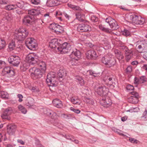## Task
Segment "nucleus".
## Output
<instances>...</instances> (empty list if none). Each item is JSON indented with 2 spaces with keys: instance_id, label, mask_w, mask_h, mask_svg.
I'll return each instance as SVG.
<instances>
[{
  "instance_id": "nucleus-1",
  "label": "nucleus",
  "mask_w": 147,
  "mask_h": 147,
  "mask_svg": "<svg viewBox=\"0 0 147 147\" xmlns=\"http://www.w3.org/2000/svg\"><path fill=\"white\" fill-rule=\"evenodd\" d=\"M49 46L52 49L57 48L58 51L62 53H65L70 52L71 49V45L70 43L65 42L62 44L59 43L57 40L54 38L51 40L49 42Z\"/></svg>"
},
{
  "instance_id": "nucleus-2",
  "label": "nucleus",
  "mask_w": 147,
  "mask_h": 147,
  "mask_svg": "<svg viewBox=\"0 0 147 147\" xmlns=\"http://www.w3.org/2000/svg\"><path fill=\"white\" fill-rule=\"evenodd\" d=\"M38 58L37 54L31 53L28 55L26 57V59L30 64L38 65V67H40V69L43 70V71H45L46 69L45 63L42 61L39 60Z\"/></svg>"
},
{
  "instance_id": "nucleus-3",
  "label": "nucleus",
  "mask_w": 147,
  "mask_h": 147,
  "mask_svg": "<svg viewBox=\"0 0 147 147\" xmlns=\"http://www.w3.org/2000/svg\"><path fill=\"white\" fill-rule=\"evenodd\" d=\"M14 5L16 9L18 7L25 10H28V13L29 14L36 16H38L40 18L42 17V15L40 13V9H28L27 7L29 6V5L27 3L24 4L22 2H18L16 4Z\"/></svg>"
},
{
  "instance_id": "nucleus-4",
  "label": "nucleus",
  "mask_w": 147,
  "mask_h": 147,
  "mask_svg": "<svg viewBox=\"0 0 147 147\" xmlns=\"http://www.w3.org/2000/svg\"><path fill=\"white\" fill-rule=\"evenodd\" d=\"M46 81L49 86H56L58 82V80L55 72L52 71L49 73L47 76Z\"/></svg>"
},
{
  "instance_id": "nucleus-5",
  "label": "nucleus",
  "mask_w": 147,
  "mask_h": 147,
  "mask_svg": "<svg viewBox=\"0 0 147 147\" xmlns=\"http://www.w3.org/2000/svg\"><path fill=\"white\" fill-rule=\"evenodd\" d=\"M28 34V31L26 29L21 27L16 33V36L18 41H22L25 39Z\"/></svg>"
},
{
  "instance_id": "nucleus-6",
  "label": "nucleus",
  "mask_w": 147,
  "mask_h": 147,
  "mask_svg": "<svg viewBox=\"0 0 147 147\" xmlns=\"http://www.w3.org/2000/svg\"><path fill=\"white\" fill-rule=\"evenodd\" d=\"M136 49L138 52L141 53H144L147 50V41L138 40L136 43Z\"/></svg>"
},
{
  "instance_id": "nucleus-7",
  "label": "nucleus",
  "mask_w": 147,
  "mask_h": 147,
  "mask_svg": "<svg viewBox=\"0 0 147 147\" xmlns=\"http://www.w3.org/2000/svg\"><path fill=\"white\" fill-rule=\"evenodd\" d=\"M29 71L31 73V77L34 80L40 78L42 76V74L45 72V71H43L42 70L34 67L30 69Z\"/></svg>"
},
{
  "instance_id": "nucleus-8",
  "label": "nucleus",
  "mask_w": 147,
  "mask_h": 147,
  "mask_svg": "<svg viewBox=\"0 0 147 147\" xmlns=\"http://www.w3.org/2000/svg\"><path fill=\"white\" fill-rule=\"evenodd\" d=\"M112 57V55L110 54L105 55L101 58L102 62L108 67L112 66L114 65L115 62Z\"/></svg>"
},
{
  "instance_id": "nucleus-9",
  "label": "nucleus",
  "mask_w": 147,
  "mask_h": 147,
  "mask_svg": "<svg viewBox=\"0 0 147 147\" xmlns=\"http://www.w3.org/2000/svg\"><path fill=\"white\" fill-rule=\"evenodd\" d=\"M119 49H122L125 55V59L127 62H128L133 57V50L132 49H129L128 48L124 45H120Z\"/></svg>"
},
{
  "instance_id": "nucleus-10",
  "label": "nucleus",
  "mask_w": 147,
  "mask_h": 147,
  "mask_svg": "<svg viewBox=\"0 0 147 147\" xmlns=\"http://www.w3.org/2000/svg\"><path fill=\"white\" fill-rule=\"evenodd\" d=\"M129 18L132 24L134 25H142L145 22L144 18L134 14L130 15Z\"/></svg>"
},
{
  "instance_id": "nucleus-11",
  "label": "nucleus",
  "mask_w": 147,
  "mask_h": 147,
  "mask_svg": "<svg viewBox=\"0 0 147 147\" xmlns=\"http://www.w3.org/2000/svg\"><path fill=\"white\" fill-rule=\"evenodd\" d=\"M25 44L27 47L30 50H34L37 47L36 40L32 38H29L26 39Z\"/></svg>"
},
{
  "instance_id": "nucleus-12",
  "label": "nucleus",
  "mask_w": 147,
  "mask_h": 147,
  "mask_svg": "<svg viewBox=\"0 0 147 147\" xmlns=\"http://www.w3.org/2000/svg\"><path fill=\"white\" fill-rule=\"evenodd\" d=\"M49 28L53 30V31L57 34H61L64 31V28L63 27L55 23L50 24Z\"/></svg>"
},
{
  "instance_id": "nucleus-13",
  "label": "nucleus",
  "mask_w": 147,
  "mask_h": 147,
  "mask_svg": "<svg viewBox=\"0 0 147 147\" xmlns=\"http://www.w3.org/2000/svg\"><path fill=\"white\" fill-rule=\"evenodd\" d=\"M132 96L128 98V101L132 104H136L138 103L139 97L138 93L135 91H132L131 92Z\"/></svg>"
},
{
  "instance_id": "nucleus-14",
  "label": "nucleus",
  "mask_w": 147,
  "mask_h": 147,
  "mask_svg": "<svg viewBox=\"0 0 147 147\" xmlns=\"http://www.w3.org/2000/svg\"><path fill=\"white\" fill-rule=\"evenodd\" d=\"M8 60L10 63L15 66H18L21 61L20 58L16 55L11 56Z\"/></svg>"
},
{
  "instance_id": "nucleus-15",
  "label": "nucleus",
  "mask_w": 147,
  "mask_h": 147,
  "mask_svg": "<svg viewBox=\"0 0 147 147\" xmlns=\"http://www.w3.org/2000/svg\"><path fill=\"white\" fill-rule=\"evenodd\" d=\"M22 22L24 24L28 26L32 25L34 23V18L33 16H26L22 20Z\"/></svg>"
},
{
  "instance_id": "nucleus-16",
  "label": "nucleus",
  "mask_w": 147,
  "mask_h": 147,
  "mask_svg": "<svg viewBox=\"0 0 147 147\" xmlns=\"http://www.w3.org/2000/svg\"><path fill=\"white\" fill-rule=\"evenodd\" d=\"M105 22L109 24L111 28L113 29H117L119 28V26L116 21L111 18H106Z\"/></svg>"
},
{
  "instance_id": "nucleus-17",
  "label": "nucleus",
  "mask_w": 147,
  "mask_h": 147,
  "mask_svg": "<svg viewBox=\"0 0 147 147\" xmlns=\"http://www.w3.org/2000/svg\"><path fill=\"white\" fill-rule=\"evenodd\" d=\"M98 94L103 97L106 96L109 92V89L105 86L100 87L97 90Z\"/></svg>"
},
{
  "instance_id": "nucleus-18",
  "label": "nucleus",
  "mask_w": 147,
  "mask_h": 147,
  "mask_svg": "<svg viewBox=\"0 0 147 147\" xmlns=\"http://www.w3.org/2000/svg\"><path fill=\"white\" fill-rule=\"evenodd\" d=\"M77 30L79 32H83L90 31L91 29L89 25L82 24L78 25L77 27Z\"/></svg>"
},
{
  "instance_id": "nucleus-19",
  "label": "nucleus",
  "mask_w": 147,
  "mask_h": 147,
  "mask_svg": "<svg viewBox=\"0 0 147 147\" xmlns=\"http://www.w3.org/2000/svg\"><path fill=\"white\" fill-rule=\"evenodd\" d=\"M100 103L104 107H108L112 104L111 100L109 98L103 97L100 101Z\"/></svg>"
},
{
  "instance_id": "nucleus-20",
  "label": "nucleus",
  "mask_w": 147,
  "mask_h": 147,
  "mask_svg": "<svg viewBox=\"0 0 147 147\" xmlns=\"http://www.w3.org/2000/svg\"><path fill=\"white\" fill-rule=\"evenodd\" d=\"M86 58L89 59H95L98 57L96 52L93 50L88 51L86 53Z\"/></svg>"
},
{
  "instance_id": "nucleus-21",
  "label": "nucleus",
  "mask_w": 147,
  "mask_h": 147,
  "mask_svg": "<svg viewBox=\"0 0 147 147\" xmlns=\"http://www.w3.org/2000/svg\"><path fill=\"white\" fill-rule=\"evenodd\" d=\"M12 112V110L11 107H8L6 109L1 115L2 118L8 120H10V117L9 116L11 113Z\"/></svg>"
},
{
  "instance_id": "nucleus-22",
  "label": "nucleus",
  "mask_w": 147,
  "mask_h": 147,
  "mask_svg": "<svg viewBox=\"0 0 147 147\" xmlns=\"http://www.w3.org/2000/svg\"><path fill=\"white\" fill-rule=\"evenodd\" d=\"M16 126L13 124H10L7 126V132L10 135H13L16 130Z\"/></svg>"
},
{
  "instance_id": "nucleus-23",
  "label": "nucleus",
  "mask_w": 147,
  "mask_h": 147,
  "mask_svg": "<svg viewBox=\"0 0 147 147\" xmlns=\"http://www.w3.org/2000/svg\"><path fill=\"white\" fill-rule=\"evenodd\" d=\"M3 72L5 74H9L10 76L14 75L15 73L12 68L10 67H6L4 68Z\"/></svg>"
},
{
  "instance_id": "nucleus-24",
  "label": "nucleus",
  "mask_w": 147,
  "mask_h": 147,
  "mask_svg": "<svg viewBox=\"0 0 147 147\" xmlns=\"http://www.w3.org/2000/svg\"><path fill=\"white\" fill-rule=\"evenodd\" d=\"M53 104L54 106L58 108H62L63 105L61 101L59 99L56 98L53 101Z\"/></svg>"
},
{
  "instance_id": "nucleus-25",
  "label": "nucleus",
  "mask_w": 147,
  "mask_h": 147,
  "mask_svg": "<svg viewBox=\"0 0 147 147\" xmlns=\"http://www.w3.org/2000/svg\"><path fill=\"white\" fill-rule=\"evenodd\" d=\"M104 80H105V82H108V84L110 85L115 83V79L114 76H113L105 77Z\"/></svg>"
},
{
  "instance_id": "nucleus-26",
  "label": "nucleus",
  "mask_w": 147,
  "mask_h": 147,
  "mask_svg": "<svg viewBox=\"0 0 147 147\" xmlns=\"http://www.w3.org/2000/svg\"><path fill=\"white\" fill-rule=\"evenodd\" d=\"M64 16L66 18L69 20V18L71 17L70 15L69 14H67L66 13H63L61 12L60 11H57L56 12V17L57 18L59 19V20L61 21H62V20L61 19V17L59 16Z\"/></svg>"
},
{
  "instance_id": "nucleus-27",
  "label": "nucleus",
  "mask_w": 147,
  "mask_h": 147,
  "mask_svg": "<svg viewBox=\"0 0 147 147\" xmlns=\"http://www.w3.org/2000/svg\"><path fill=\"white\" fill-rule=\"evenodd\" d=\"M59 4L57 0H47V5L50 7L55 6Z\"/></svg>"
},
{
  "instance_id": "nucleus-28",
  "label": "nucleus",
  "mask_w": 147,
  "mask_h": 147,
  "mask_svg": "<svg viewBox=\"0 0 147 147\" xmlns=\"http://www.w3.org/2000/svg\"><path fill=\"white\" fill-rule=\"evenodd\" d=\"M66 75V72L65 70L63 68H61L57 73V76L60 78H64Z\"/></svg>"
},
{
  "instance_id": "nucleus-29",
  "label": "nucleus",
  "mask_w": 147,
  "mask_h": 147,
  "mask_svg": "<svg viewBox=\"0 0 147 147\" xmlns=\"http://www.w3.org/2000/svg\"><path fill=\"white\" fill-rule=\"evenodd\" d=\"M76 18L80 22H83L85 21L84 15L80 12H77L76 14Z\"/></svg>"
},
{
  "instance_id": "nucleus-30",
  "label": "nucleus",
  "mask_w": 147,
  "mask_h": 147,
  "mask_svg": "<svg viewBox=\"0 0 147 147\" xmlns=\"http://www.w3.org/2000/svg\"><path fill=\"white\" fill-rule=\"evenodd\" d=\"M114 52L116 57L119 60H121L124 58L123 54L121 53L120 51L118 49H115Z\"/></svg>"
},
{
  "instance_id": "nucleus-31",
  "label": "nucleus",
  "mask_w": 147,
  "mask_h": 147,
  "mask_svg": "<svg viewBox=\"0 0 147 147\" xmlns=\"http://www.w3.org/2000/svg\"><path fill=\"white\" fill-rule=\"evenodd\" d=\"M72 55H74L78 59H80L81 57V53L80 50L75 49L71 52Z\"/></svg>"
},
{
  "instance_id": "nucleus-32",
  "label": "nucleus",
  "mask_w": 147,
  "mask_h": 147,
  "mask_svg": "<svg viewBox=\"0 0 147 147\" xmlns=\"http://www.w3.org/2000/svg\"><path fill=\"white\" fill-rule=\"evenodd\" d=\"M34 104V100L32 98L30 97L27 98L26 102V104L27 106L31 107L33 106Z\"/></svg>"
},
{
  "instance_id": "nucleus-33",
  "label": "nucleus",
  "mask_w": 147,
  "mask_h": 147,
  "mask_svg": "<svg viewBox=\"0 0 147 147\" xmlns=\"http://www.w3.org/2000/svg\"><path fill=\"white\" fill-rule=\"evenodd\" d=\"M0 96L2 98L4 99H8L9 95L6 92L1 91L0 92Z\"/></svg>"
},
{
  "instance_id": "nucleus-34",
  "label": "nucleus",
  "mask_w": 147,
  "mask_h": 147,
  "mask_svg": "<svg viewBox=\"0 0 147 147\" xmlns=\"http://www.w3.org/2000/svg\"><path fill=\"white\" fill-rule=\"evenodd\" d=\"M99 28L101 30L107 33H110L111 32V31L110 29H109V28H105L102 25H99Z\"/></svg>"
},
{
  "instance_id": "nucleus-35",
  "label": "nucleus",
  "mask_w": 147,
  "mask_h": 147,
  "mask_svg": "<svg viewBox=\"0 0 147 147\" xmlns=\"http://www.w3.org/2000/svg\"><path fill=\"white\" fill-rule=\"evenodd\" d=\"M79 59H72L70 61V63L73 65H76L78 64Z\"/></svg>"
},
{
  "instance_id": "nucleus-36",
  "label": "nucleus",
  "mask_w": 147,
  "mask_h": 147,
  "mask_svg": "<svg viewBox=\"0 0 147 147\" xmlns=\"http://www.w3.org/2000/svg\"><path fill=\"white\" fill-rule=\"evenodd\" d=\"M71 101L73 104L80 105V102L79 100L77 98L72 97L70 98Z\"/></svg>"
},
{
  "instance_id": "nucleus-37",
  "label": "nucleus",
  "mask_w": 147,
  "mask_h": 147,
  "mask_svg": "<svg viewBox=\"0 0 147 147\" xmlns=\"http://www.w3.org/2000/svg\"><path fill=\"white\" fill-rule=\"evenodd\" d=\"M5 9L8 11L11 10L16 9L14 5H9L6 6L5 7Z\"/></svg>"
},
{
  "instance_id": "nucleus-38",
  "label": "nucleus",
  "mask_w": 147,
  "mask_h": 147,
  "mask_svg": "<svg viewBox=\"0 0 147 147\" xmlns=\"http://www.w3.org/2000/svg\"><path fill=\"white\" fill-rule=\"evenodd\" d=\"M18 108L22 113L25 114L26 113L27 110L26 109L21 105H20L18 106Z\"/></svg>"
},
{
  "instance_id": "nucleus-39",
  "label": "nucleus",
  "mask_w": 147,
  "mask_h": 147,
  "mask_svg": "<svg viewBox=\"0 0 147 147\" xmlns=\"http://www.w3.org/2000/svg\"><path fill=\"white\" fill-rule=\"evenodd\" d=\"M16 45L14 41L12 40L9 45V48L10 51L13 50L15 48Z\"/></svg>"
},
{
  "instance_id": "nucleus-40",
  "label": "nucleus",
  "mask_w": 147,
  "mask_h": 147,
  "mask_svg": "<svg viewBox=\"0 0 147 147\" xmlns=\"http://www.w3.org/2000/svg\"><path fill=\"white\" fill-rule=\"evenodd\" d=\"M44 113L48 116L53 115L54 112L49 109H45L44 110Z\"/></svg>"
},
{
  "instance_id": "nucleus-41",
  "label": "nucleus",
  "mask_w": 147,
  "mask_h": 147,
  "mask_svg": "<svg viewBox=\"0 0 147 147\" xmlns=\"http://www.w3.org/2000/svg\"><path fill=\"white\" fill-rule=\"evenodd\" d=\"M76 79L78 81L81 85H84V80L81 77L79 76H77L76 77Z\"/></svg>"
},
{
  "instance_id": "nucleus-42",
  "label": "nucleus",
  "mask_w": 147,
  "mask_h": 147,
  "mask_svg": "<svg viewBox=\"0 0 147 147\" xmlns=\"http://www.w3.org/2000/svg\"><path fill=\"white\" fill-rule=\"evenodd\" d=\"M89 73L90 75L93 76L95 77H98L99 76L100 74L99 72H97L95 71H90Z\"/></svg>"
},
{
  "instance_id": "nucleus-43",
  "label": "nucleus",
  "mask_w": 147,
  "mask_h": 147,
  "mask_svg": "<svg viewBox=\"0 0 147 147\" xmlns=\"http://www.w3.org/2000/svg\"><path fill=\"white\" fill-rule=\"evenodd\" d=\"M141 118L142 120H147V110L146 109L143 113Z\"/></svg>"
},
{
  "instance_id": "nucleus-44",
  "label": "nucleus",
  "mask_w": 147,
  "mask_h": 147,
  "mask_svg": "<svg viewBox=\"0 0 147 147\" xmlns=\"http://www.w3.org/2000/svg\"><path fill=\"white\" fill-rule=\"evenodd\" d=\"M69 6L75 10L80 11L81 10V8L79 6L70 5Z\"/></svg>"
},
{
  "instance_id": "nucleus-45",
  "label": "nucleus",
  "mask_w": 147,
  "mask_h": 147,
  "mask_svg": "<svg viewBox=\"0 0 147 147\" xmlns=\"http://www.w3.org/2000/svg\"><path fill=\"white\" fill-rule=\"evenodd\" d=\"M132 71V67L131 66H128L126 69L125 73L127 74H129Z\"/></svg>"
},
{
  "instance_id": "nucleus-46",
  "label": "nucleus",
  "mask_w": 147,
  "mask_h": 147,
  "mask_svg": "<svg viewBox=\"0 0 147 147\" xmlns=\"http://www.w3.org/2000/svg\"><path fill=\"white\" fill-rule=\"evenodd\" d=\"M5 46V42L4 40H0V50L3 49Z\"/></svg>"
},
{
  "instance_id": "nucleus-47",
  "label": "nucleus",
  "mask_w": 147,
  "mask_h": 147,
  "mask_svg": "<svg viewBox=\"0 0 147 147\" xmlns=\"http://www.w3.org/2000/svg\"><path fill=\"white\" fill-rule=\"evenodd\" d=\"M67 139L69 140H70L74 142L76 144H78L79 143V141L75 139L72 136H69V138H66Z\"/></svg>"
},
{
  "instance_id": "nucleus-48",
  "label": "nucleus",
  "mask_w": 147,
  "mask_h": 147,
  "mask_svg": "<svg viewBox=\"0 0 147 147\" xmlns=\"http://www.w3.org/2000/svg\"><path fill=\"white\" fill-rule=\"evenodd\" d=\"M122 34L123 35L127 36L130 35V32L129 30L126 29H124Z\"/></svg>"
},
{
  "instance_id": "nucleus-49",
  "label": "nucleus",
  "mask_w": 147,
  "mask_h": 147,
  "mask_svg": "<svg viewBox=\"0 0 147 147\" xmlns=\"http://www.w3.org/2000/svg\"><path fill=\"white\" fill-rule=\"evenodd\" d=\"M140 83H143L146 82V79L145 76H143L141 77L140 78Z\"/></svg>"
},
{
  "instance_id": "nucleus-50",
  "label": "nucleus",
  "mask_w": 147,
  "mask_h": 147,
  "mask_svg": "<svg viewBox=\"0 0 147 147\" xmlns=\"http://www.w3.org/2000/svg\"><path fill=\"white\" fill-rule=\"evenodd\" d=\"M31 3L34 5H38L40 4V0H31Z\"/></svg>"
},
{
  "instance_id": "nucleus-51",
  "label": "nucleus",
  "mask_w": 147,
  "mask_h": 147,
  "mask_svg": "<svg viewBox=\"0 0 147 147\" xmlns=\"http://www.w3.org/2000/svg\"><path fill=\"white\" fill-rule=\"evenodd\" d=\"M126 89L128 90H132L134 89V87L131 85H128L126 87Z\"/></svg>"
},
{
  "instance_id": "nucleus-52",
  "label": "nucleus",
  "mask_w": 147,
  "mask_h": 147,
  "mask_svg": "<svg viewBox=\"0 0 147 147\" xmlns=\"http://www.w3.org/2000/svg\"><path fill=\"white\" fill-rule=\"evenodd\" d=\"M140 83V79L138 78L135 77L134 79V83L137 86Z\"/></svg>"
},
{
  "instance_id": "nucleus-53",
  "label": "nucleus",
  "mask_w": 147,
  "mask_h": 147,
  "mask_svg": "<svg viewBox=\"0 0 147 147\" xmlns=\"http://www.w3.org/2000/svg\"><path fill=\"white\" fill-rule=\"evenodd\" d=\"M70 110L77 114L79 113L80 112L79 110L75 109L73 107H71Z\"/></svg>"
},
{
  "instance_id": "nucleus-54",
  "label": "nucleus",
  "mask_w": 147,
  "mask_h": 147,
  "mask_svg": "<svg viewBox=\"0 0 147 147\" xmlns=\"http://www.w3.org/2000/svg\"><path fill=\"white\" fill-rule=\"evenodd\" d=\"M129 140L131 142L133 143L136 144L138 142V141L137 140L132 138H129Z\"/></svg>"
},
{
  "instance_id": "nucleus-55",
  "label": "nucleus",
  "mask_w": 147,
  "mask_h": 147,
  "mask_svg": "<svg viewBox=\"0 0 147 147\" xmlns=\"http://www.w3.org/2000/svg\"><path fill=\"white\" fill-rule=\"evenodd\" d=\"M91 20L93 22H96L98 21V19L97 17L96 16H93L91 17Z\"/></svg>"
},
{
  "instance_id": "nucleus-56",
  "label": "nucleus",
  "mask_w": 147,
  "mask_h": 147,
  "mask_svg": "<svg viewBox=\"0 0 147 147\" xmlns=\"http://www.w3.org/2000/svg\"><path fill=\"white\" fill-rule=\"evenodd\" d=\"M5 64V62L1 60H0V69L2 68L3 67Z\"/></svg>"
},
{
  "instance_id": "nucleus-57",
  "label": "nucleus",
  "mask_w": 147,
  "mask_h": 147,
  "mask_svg": "<svg viewBox=\"0 0 147 147\" xmlns=\"http://www.w3.org/2000/svg\"><path fill=\"white\" fill-rule=\"evenodd\" d=\"M18 97L19 98L18 101L20 102H21L22 101V98H23V96L21 94H19L17 95Z\"/></svg>"
},
{
  "instance_id": "nucleus-58",
  "label": "nucleus",
  "mask_w": 147,
  "mask_h": 147,
  "mask_svg": "<svg viewBox=\"0 0 147 147\" xmlns=\"http://www.w3.org/2000/svg\"><path fill=\"white\" fill-rule=\"evenodd\" d=\"M49 13H46L44 15V16L45 18H46L47 19H48L50 18V17L49 16Z\"/></svg>"
},
{
  "instance_id": "nucleus-59",
  "label": "nucleus",
  "mask_w": 147,
  "mask_h": 147,
  "mask_svg": "<svg viewBox=\"0 0 147 147\" xmlns=\"http://www.w3.org/2000/svg\"><path fill=\"white\" fill-rule=\"evenodd\" d=\"M7 2L6 0H0V4H6Z\"/></svg>"
},
{
  "instance_id": "nucleus-60",
  "label": "nucleus",
  "mask_w": 147,
  "mask_h": 147,
  "mask_svg": "<svg viewBox=\"0 0 147 147\" xmlns=\"http://www.w3.org/2000/svg\"><path fill=\"white\" fill-rule=\"evenodd\" d=\"M138 62L137 61H134L131 62V64L133 65H137L138 64Z\"/></svg>"
},
{
  "instance_id": "nucleus-61",
  "label": "nucleus",
  "mask_w": 147,
  "mask_h": 147,
  "mask_svg": "<svg viewBox=\"0 0 147 147\" xmlns=\"http://www.w3.org/2000/svg\"><path fill=\"white\" fill-rule=\"evenodd\" d=\"M62 116H63L64 118L66 119H69V116H68L67 115H66L64 114H63L61 115Z\"/></svg>"
},
{
  "instance_id": "nucleus-62",
  "label": "nucleus",
  "mask_w": 147,
  "mask_h": 147,
  "mask_svg": "<svg viewBox=\"0 0 147 147\" xmlns=\"http://www.w3.org/2000/svg\"><path fill=\"white\" fill-rule=\"evenodd\" d=\"M143 57L145 59L147 60V51L144 54Z\"/></svg>"
},
{
  "instance_id": "nucleus-63",
  "label": "nucleus",
  "mask_w": 147,
  "mask_h": 147,
  "mask_svg": "<svg viewBox=\"0 0 147 147\" xmlns=\"http://www.w3.org/2000/svg\"><path fill=\"white\" fill-rule=\"evenodd\" d=\"M32 90H33L34 92H37L38 91V88L33 87L32 88Z\"/></svg>"
},
{
  "instance_id": "nucleus-64",
  "label": "nucleus",
  "mask_w": 147,
  "mask_h": 147,
  "mask_svg": "<svg viewBox=\"0 0 147 147\" xmlns=\"http://www.w3.org/2000/svg\"><path fill=\"white\" fill-rule=\"evenodd\" d=\"M127 119V117L126 116L122 117L121 118V120L123 121H124Z\"/></svg>"
}]
</instances>
